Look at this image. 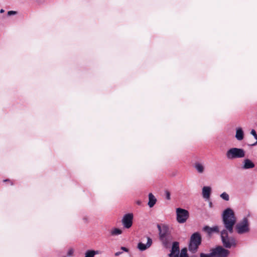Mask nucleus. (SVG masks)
I'll return each instance as SVG.
<instances>
[{
	"mask_svg": "<svg viewBox=\"0 0 257 257\" xmlns=\"http://www.w3.org/2000/svg\"><path fill=\"white\" fill-rule=\"evenodd\" d=\"M222 217L225 228L224 230H227L231 234L236 221L233 211L230 208H227L223 212Z\"/></svg>",
	"mask_w": 257,
	"mask_h": 257,
	"instance_id": "obj_1",
	"label": "nucleus"
},
{
	"mask_svg": "<svg viewBox=\"0 0 257 257\" xmlns=\"http://www.w3.org/2000/svg\"><path fill=\"white\" fill-rule=\"evenodd\" d=\"M245 156L244 149L239 148H231L226 152V158L230 160L243 158Z\"/></svg>",
	"mask_w": 257,
	"mask_h": 257,
	"instance_id": "obj_2",
	"label": "nucleus"
},
{
	"mask_svg": "<svg viewBox=\"0 0 257 257\" xmlns=\"http://www.w3.org/2000/svg\"><path fill=\"white\" fill-rule=\"evenodd\" d=\"M235 229L239 234L247 233L250 231L249 221L247 217H244L235 225Z\"/></svg>",
	"mask_w": 257,
	"mask_h": 257,
	"instance_id": "obj_3",
	"label": "nucleus"
},
{
	"mask_svg": "<svg viewBox=\"0 0 257 257\" xmlns=\"http://www.w3.org/2000/svg\"><path fill=\"white\" fill-rule=\"evenodd\" d=\"M229 232L227 230H222L221 231V237L222 243L226 248L234 247L236 245V240L233 237L229 236Z\"/></svg>",
	"mask_w": 257,
	"mask_h": 257,
	"instance_id": "obj_4",
	"label": "nucleus"
},
{
	"mask_svg": "<svg viewBox=\"0 0 257 257\" xmlns=\"http://www.w3.org/2000/svg\"><path fill=\"white\" fill-rule=\"evenodd\" d=\"M187 251V249L184 248L181 249L180 253H179V243L174 242L172 244L169 257H188Z\"/></svg>",
	"mask_w": 257,
	"mask_h": 257,
	"instance_id": "obj_5",
	"label": "nucleus"
},
{
	"mask_svg": "<svg viewBox=\"0 0 257 257\" xmlns=\"http://www.w3.org/2000/svg\"><path fill=\"white\" fill-rule=\"evenodd\" d=\"M176 220L179 223H185L189 217L188 211L181 208H176Z\"/></svg>",
	"mask_w": 257,
	"mask_h": 257,
	"instance_id": "obj_6",
	"label": "nucleus"
},
{
	"mask_svg": "<svg viewBox=\"0 0 257 257\" xmlns=\"http://www.w3.org/2000/svg\"><path fill=\"white\" fill-rule=\"evenodd\" d=\"M201 243V237L197 233H194L191 237L189 249L192 252H195Z\"/></svg>",
	"mask_w": 257,
	"mask_h": 257,
	"instance_id": "obj_7",
	"label": "nucleus"
},
{
	"mask_svg": "<svg viewBox=\"0 0 257 257\" xmlns=\"http://www.w3.org/2000/svg\"><path fill=\"white\" fill-rule=\"evenodd\" d=\"M157 227L159 231V237L160 239L163 241H166L167 236L170 234V228L168 225L162 224L157 225Z\"/></svg>",
	"mask_w": 257,
	"mask_h": 257,
	"instance_id": "obj_8",
	"label": "nucleus"
},
{
	"mask_svg": "<svg viewBox=\"0 0 257 257\" xmlns=\"http://www.w3.org/2000/svg\"><path fill=\"white\" fill-rule=\"evenodd\" d=\"M134 215L132 213L125 214L122 218L121 222L125 228H130L133 225Z\"/></svg>",
	"mask_w": 257,
	"mask_h": 257,
	"instance_id": "obj_9",
	"label": "nucleus"
},
{
	"mask_svg": "<svg viewBox=\"0 0 257 257\" xmlns=\"http://www.w3.org/2000/svg\"><path fill=\"white\" fill-rule=\"evenodd\" d=\"M213 251L214 257H227L229 253L228 250L220 246L213 249Z\"/></svg>",
	"mask_w": 257,
	"mask_h": 257,
	"instance_id": "obj_10",
	"label": "nucleus"
},
{
	"mask_svg": "<svg viewBox=\"0 0 257 257\" xmlns=\"http://www.w3.org/2000/svg\"><path fill=\"white\" fill-rule=\"evenodd\" d=\"M211 188L209 186H204L202 188V194L203 198L208 200L210 198Z\"/></svg>",
	"mask_w": 257,
	"mask_h": 257,
	"instance_id": "obj_11",
	"label": "nucleus"
},
{
	"mask_svg": "<svg viewBox=\"0 0 257 257\" xmlns=\"http://www.w3.org/2000/svg\"><path fill=\"white\" fill-rule=\"evenodd\" d=\"M147 242L146 244H145L144 243L142 242H139L138 245V248L141 250L143 251L146 250L147 248H149L152 243V240L151 238L150 237H147Z\"/></svg>",
	"mask_w": 257,
	"mask_h": 257,
	"instance_id": "obj_12",
	"label": "nucleus"
},
{
	"mask_svg": "<svg viewBox=\"0 0 257 257\" xmlns=\"http://www.w3.org/2000/svg\"><path fill=\"white\" fill-rule=\"evenodd\" d=\"M194 167L197 172L199 174H203L205 172V167L203 163L196 162L194 164Z\"/></svg>",
	"mask_w": 257,
	"mask_h": 257,
	"instance_id": "obj_13",
	"label": "nucleus"
},
{
	"mask_svg": "<svg viewBox=\"0 0 257 257\" xmlns=\"http://www.w3.org/2000/svg\"><path fill=\"white\" fill-rule=\"evenodd\" d=\"M254 167V163L249 159H246L243 162L242 168L244 169H251Z\"/></svg>",
	"mask_w": 257,
	"mask_h": 257,
	"instance_id": "obj_14",
	"label": "nucleus"
},
{
	"mask_svg": "<svg viewBox=\"0 0 257 257\" xmlns=\"http://www.w3.org/2000/svg\"><path fill=\"white\" fill-rule=\"evenodd\" d=\"M235 138L238 141H241L243 139L244 133L241 127H238L236 130Z\"/></svg>",
	"mask_w": 257,
	"mask_h": 257,
	"instance_id": "obj_15",
	"label": "nucleus"
},
{
	"mask_svg": "<svg viewBox=\"0 0 257 257\" xmlns=\"http://www.w3.org/2000/svg\"><path fill=\"white\" fill-rule=\"evenodd\" d=\"M149 202L148 205L150 208L153 207L155 204L156 203L157 199L155 197V196L151 193L149 194Z\"/></svg>",
	"mask_w": 257,
	"mask_h": 257,
	"instance_id": "obj_16",
	"label": "nucleus"
},
{
	"mask_svg": "<svg viewBox=\"0 0 257 257\" xmlns=\"http://www.w3.org/2000/svg\"><path fill=\"white\" fill-rule=\"evenodd\" d=\"M203 229L209 234L212 233L214 232H218L219 231V227L217 226H214L212 227H210L206 226L204 227Z\"/></svg>",
	"mask_w": 257,
	"mask_h": 257,
	"instance_id": "obj_17",
	"label": "nucleus"
},
{
	"mask_svg": "<svg viewBox=\"0 0 257 257\" xmlns=\"http://www.w3.org/2000/svg\"><path fill=\"white\" fill-rule=\"evenodd\" d=\"M99 251L94 250H88L85 252L84 257H94L95 255L98 254Z\"/></svg>",
	"mask_w": 257,
	"mask_h": 257,
	"instance_id": "obj_18",
	"label": "nucleus"
},
{
	"mask_svg": "<svg viewBox=\"0 0 257 257\" xmlns=\"http://www.w3.org/2000/svg\"><path fill=\"white\" fill-rule=\"evenodd\" d=\"M122 232L121 229L117 228H113L111 229L110 233L111 236H116L121 234Z\"/></svg>",
	"mask_w": 257,
	"mask_h": 257,
	"instance_id": "obj_19",
	"label": "nucleus"
},
{
	"mask_svg": "<svg viewBox=\"0 0 257 257\" xmlns=\"http://www.w3.org/2000/svg\"><path fill=\"white\" fill-rule=\"evenodd\" d=\"M220 197L221 199L225 201H228L229 200V195L225 192H223L220 195Z\"/></svg>",
	"mask_w": 257,
	"mask_h": 257,
	"instance_id": "obj_20",
	"label": "nucleus"
},
{
	"mask_svg": "<svg viewBox=\"0 0 257 257\" xmlns=\"http://www.w3.org/2000/svg\"><path fill=\"white\" fill-rule=\"evenodd\" d=\"M200 257H214L213 249H212L211 252H210V253H201Z\"/></svg>",
	"mask_w": 257,
	"mask_h": 257,
	"instance_id": "obj_21",
	"label": "nucleus"
},
{
	"mask_svg": "<svg viewBox=\"0 0 257 257\" xmlns=\"http://www.w3.org/2000/svg\"><path fill=\"white\" fill-rule=\"evenodd\" d=\"M250 134L252 135L254 137V138L256 140V141L252 145V146H255L257 145V134L256 133V132L254 130L252 129L251 130L250 132Z\"/></svg>",
	"mask_w": 257,
	"mask_h": 257,
	"instance_id": "obj_22",
	"label": "nucleus"
},
{
	"mask_svg": "<svg viewBox=\"0 0 257 257\" xmlns=\"http://www.w3.org/2000/svg\"><path fill=\"white\" fill-rule=\"evenodd\" d=\"M74 253V249L73 248H69L67 252V255L69 256H71L73 255Z\"/></svg>",
	"mask_w": 257,
	"mask_h": 257,
	"instance_id": "obj_23",
	"label": "nucleus"
},
{
	"mask_svg": "<svg viewBox=\"0 0 257 257\" xmlns=\"http://www.w3.org/2000/svg\"><path fill=\"white\" fill-rule=\"evenodd\" d=\"M17 12L15 11H10L8 12V15L11 16L12 15H15L17 14Z\"/></svg>",
	"mask_w": 257,
	"mask_h": 257,
	"instance_id": "obj_24",
	"label": "nucleus"
},
{
	"mask_svg": "<svg viewBox=\"0 0 257 257\" xmlns=\"http://www.w3.org/2000/svg\"><path fill=\"white\" fill-rule=\"evenodd\" d=\"M165 195H166V198L169 200L171 199V195L170 193L168 191H165Z\"/></svg>",
	"mask_w": 257,
	"mask_h": 257,
	"instance_id": "obj_25",
	"label": "nucleus"
},
{
	"mask_svg": "<svg viewBox=\"0 0 257 257\" xmlns=\"http://www.w3.org/2000/svg\"><path fill=\"white\" fill-rule=\"evenodd\" d=\"M120 249L122 250H123L124 251H125V252H128V249L127 248H126L125 247H123V246L121 247Z\"/></svg>",
	"mask_w": 257,
	"mask_h": 257,
	"instance_id": "obj_26",
	"label": "nucleus"
},
{
	"mask_svg": "<svg viewBox=\"0 0 257 257\" xmlns=\"http://www.w3.org/2000/svg\"><path fill=\"white\" fill-rule=\"evenodd\" d=\"M122 253V252H120V251H117V252H116L115 253V256H119V255H120Z\"/></svg>",
	"mask_w": 257,
	"mask_h": 257,
	"instance_id": "obj_27",
	"label": "nucleus"
},
{
	"mask_svg": "<svg viewBox=\"0 0 257 257\" xmlns=\"http://www.w3.org/2000/svg\"><path fill=\"white\" fill-rule=\"evenodd\" d=\"M136 203L139 205H141V204H142V201L141 200H138L137 202H136Z\"/></svg>",
	"mask_w": 257,
	"mask_h": 257,
	"instance_id": "obj_28",
	"label": "nucleus"
},
{
	"mask_svg": "<svg viewBox=\"0 0 257 257\" xmlns=\"http://www.w3.org/2000/svg\"><path fill=\"white\" fill-rule=\"evenodd\" d=\"M4 12H5V11H4V10H3V9H1V10H0V13H3Z\"/></svg>",
	"mask_w": 257,
	"mask_h": 257,
	"instance_id": "obj_29",
	"label": "nucleus"
}]
</instances>
